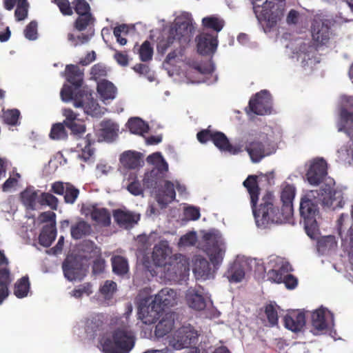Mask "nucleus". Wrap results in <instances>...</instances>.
Listing matches in <instances>:
<instances>
[{
	"label": "nucleus",
	"instance_id": "393cba45",
	"mask_svg": "<svg viewBox=\"0 0 353 353\" xmlns=\"http://www.w3.org/2000/svg\"><path fill=\"white\" fill-rule=\"evenodd\" d=\"M327 309L320 307L312 313V325L315 334L327 330L328 325L325 319Z\"/></svg>",
	"mask_w": 353,
	"mask_h": 353
},
{
	"label": "nucleus",
	"instance_id": "4be33fe9",
	"mask_svg": "<svg viewBox=\"0 0 353 353\" xmlns=\"http://www.w3.org/2000/svg\"><path fill=\"white\" fill-rule=\"evenodd\" d=\"M305 325L304 312L293 311L284 316L285 327L294 332L301 331Z\"/></svg>",
	"mask_w": 353,
	"mask_h": 353
},
{
	"label": "nucleus",
	"instance_id": "e433bc0d",
	"mask_svg": "<svg viewBox=\"0 0 353 353\" xmlns=\"http://www.w3.org/2000/svg\"><path fill=\"white\" fill-rule=\"evenodd\" d=\"M227 277L230 282H241L245 277V270L241 263L234 262L226 272Z\"/></svg>",
	"mask_w": 353,
	"mask_h": 353
},
{
	"label": "nucleus",
	"instance_id": "f8f14e48",
	"mask_svg": "<svg viewBox=\"0 0 353 353\" xmlns=\"http://www.w3.org/2000/svg\"><path fill=\"white\" fill-rule=\"evenodd\" d=\"M245 150L253 163H259L263 158L272 154L270 143L267 140L261 141L254 139L247 143Z\"/></svg>",
	"mask_w": 353,
	"mask_h": 353
},
{
	"label": "nucleus",
	"instance_id": "2eb2a0df",
	"mask_svg": "<svg viewBox=\"0 0 353 353\" xmlns=\"http://www.w3.org/2000/svg\"><path fill=\"white\" fill-rule=\"evenodd\" d=\"M51 192L58 195H64L66 203L73 204L79 194V190L70 183L55 181L51 185Z\"/></svg>",
	"mask_w": 353,
	"mask_h": 353
},
{
	"label": "nucleus",
	"instance_id": "338daca9",
	"mask_svg": "<svg viewBox=\"0 0 353 353\" xmlns=\"http://www.w3.org/2000/svg\"><path fill=\"white\" fill-rule=\"evenodd\" d=\"M105 266V265L104 259H103L101 258L96 259L93 261V265H92L93 273L95 274L102 273L104 271Z\"/></svg>",
	"mask_w": 353,
	"mask_h": 353
},
{
	"label": "nucleus",
	"instance_id": "4d7b16f0",
	"mask_svg": "<svg viewBox=\"0 0 353 353\" xmlns=\"http://www.w3.org/2000/svg\"><path fill=\"white\" fill-rule=\"evenodd\" d=\"M129 29L127 25L121 24L114 28L113 33L117 38V41L121 46H124L127 43V39L121 36L126 35L128 34Z\"/></svg>",
	"mask_w": 353,
	"mask_h": 353
},
{
	"label": "nucleus",
	"instance_id": "423d86ee",
	"mask_svg": "<svg viewBox=\"0 0 353 353\" xmlns=\"http://www.w3.org/2000/svg\"><path fill=\"white\" fill-rule=\"evenodd\" d=\"M134 344L133 333L127 329L118 328L101 343L104 353H128Z\"/></svg>",
	"mask_w": 353,
	"mask_h": 353
},
{
	"label": "nucleus",
	"instance_id": "6e6552de",
	"mask_svg": "<svg viewBox=\"0 0 353 353\" xmlns=\"http://www.w3.org/2000/svg\"><path fill=\"white\" fill-rule=\"evenodd\" d=\"M198 337L199 334L195 330L189 327H183L176 330L170 341V344L176 350L195 347L198 343Z\"/></svg>",
	"mask_w": 353,
	"mask_h": 353
},
{
	"label": "nucleus",
	"instance_id": "f704fd0d",
	"mask_svg": "<svg viewBox=\"0 0 353 353\" xmlns=\"http://www.w3.org/2000/svg\"><path fill=\"white\" fill-rule=\"evenodd\" d=\"M92 232L91 225L83 220H80L72 225L70 228L71 236L75 240L88 236Z\"/></svg>",
	"mask_w": 353,
	"mask_h": 353
},
{
	"label": "nucleus",
	"instance_id": "2f4dec72",
	"mask_svg": "<svg viewBox=\"0 0 353 353\" xmlns=\"http://www.w3.org/2000/svg\"><path fill=\"white\" fill-rule=\"evenodd\" d=\"M91 219L98 224L108 226L111 223V216L109 211L104 208H99L92 206L90 210Z\"/></svg>",
	"mask_w": 353,
	"mask_h": 353
},
{
	"label": "nucleus",
	"instance_id": "7ed1b4c3",
	"mask_svg": "<svg viewBox=\"0 0 353 353\" xmlns=\"http://www.w3.org/2000/svg\"><path fill=\"white\" fill-rule=\"evenodd\" d=\"M324 192L322 189L310 190L302 196L300 201L301 223H303L307 235L312 239H316L320 235L317 219L320 217L319 205L321 203Z\"/></svg>",
	"mask_w": 353,
	"mask_h": 353
},
{
	"label": "nucleus",
	"instance_id": "cd10ccee",
	"mask_svg": "<svg viewBox=\"0 0 353 353\" xmlns=\"http://www.w3.org/2000/svg\"><path fill=\"white\" fill-rule=\"evenodd\" d=\"M339 132H345L353 142V112L343 109L341 112V122L338 125Z\"/></svg>",
	"mask_w": 353,
	"mask_h": 353
},
{
	"label": "nucleus",
	"instance_id": "09e8293b",
	"mask_svg": "<svg viewBox=\"0 0 353 353\" xmlns=\"http://www.w3.org/2000/svg\"><path fill=\"white\" fill-rule=\"evenodd\" d=\"M50 137L53 140L65 139L68 137V133L63 123H57L52 125L50 132Z\"/></svg>",
	"mask_w": 353,
	"mask_h": 353
},
{
	"label": "nucleus",
	"instance_id": "f3484780",
	"mask_svg": "<svg viewBox=\"0 0 353 353\" xmlns=\"http://www.w3.org/2000/svg\"><path fill=\"white\" fill-rule=\"evenodd\" d=\"M203 291V288L200 285L188 288L185 293V300L190 307L197 311L203 310L206 307Z\"/></svg>",
	"mask_w": 353,
	"mask_h": 353
},
{
	"label": "nucleus",
	"instance_id": "5701e85b",
	"mask_svg": "<svg viewBox=\"0 0 353 353\" xmlns=\"http://www.w3.org/2000/svg\"><path fill=\"white\" fill-rule=\"evenodd\" d=\"M177 293L175 290L165 288L155 295L153 299L164 310L165 307H173L177 303Z\"/></svg>",
	"mask_w": 353,
	"mask_h": 353
},
{
	"label": "nucleus",
	"instance_id": "8fccbe9b",
	"mask_svg": "<svg viewBox=\"0 0 353 353\" xmlns=\"http://www.w3.org/2000/svg\"><path fill=\"white\" fill-rule=\"evenodd\" d=\"M90 74L91 79L97 81L107 76L108 70L104 63H98L91 68Z\"/></svg>",
	"mask_w": 353,
	"mask_h": 353
},
{
	"label": "nucleus",
	"instance_id": "473e14b6",
	"mask_svg": "<svg viewBox=\"0 0 353 353\" xmlns=\"http://www.w3.org/2000/svg\"><path fill=\"white\" fill-rule=\"evenodd\" d=\"M117 90L114 84L108 80L103 79L97 83V92L103 101L114 99L116 97Z\"/></svg>",
	"mask_w": 353,
	"mask_h": 353
},
{
	"label": "nucleus",
	"instance_id": "9d476101",
	"mask_svg": "<svg viewBox=\"0 0 353 353\" xmlns=\"http://www.w3.org/2000/svg\"><path fill=\"white\" fill-rule=\"evenodd\" d=\"M208 241L205 252L214 266L219 265L223 259L225 248L222 240L212 236L211 234L205 235Z\"/></svg>",
	"mask_w": 353,
	"mask_h": 353
},
{
	"label": "nucleus",
	"instance_id": "b1692460",
	"mask_svg": "<svg viewBox=\"0 0 353 353\" xmlns=\"http://www.w3.org/2000/svg\"><path fill=\"white\" fill-rule=\"evenodd\" d=\"M292 271L290 263L288 261L280 259L277 264V268L270 270L268 273L269 279L274 282L281 283L283 279L290 272Z\"/></svg>",
	"mask_w": 353,
	"mask_h": 353
},
{
	"label": "nucleus",
	"instance_id": "49530a36",
	"mask_svg": "<svg viewBox=\"0 0 353 353\" xmlns=\"http://www.w3.org/2000/svg\"><path fill=\"white\" fill-rule=\"evenodd\" d=\"M325 191H326L325 189H323ZM327 192H323V195L322 196V201L321 203H323L325 205H335L334 203L336 202V205H341V203L343 200V196H342V192L341 190H329L328 195L329 199L326 200L325 197H324V194H326Z\"/></svg>",
	"mask_w": 353,
	"mask_h": 353
},
{
	"label": "nucleus",
	"instance_id": "774afa93",
	"mask_svg": "<svg viewBox=\"0 0 353 353\" xmlns=\"http://www.w3.org/2000/svg\"><path fill=\"white\" fill-rule=\"evenodd\" d=\"M282 283H285L288 289L292 290L297 286L298 280L295 276L289 274L285 276Z\"/></svg>",
	"mask_w": 353,
	"mask_h": 353
},
{
	"label": "nucleus",
	"instance_id": "20e7f679",
	"mask_svg": "<svg viewBox=\"0 0 353 353\" xmlns=\"http://www.w3.org/2000/svg\"><path fill=\"white\" fill-rule=\"evenodd\" d=\"M252 4L258 21L268 30L283 17L285 0H254Z\"/></svg>",
	"mask_w": 353,
	"mask_h": 353
},
{
	"label": "nucleus",
	"instance_id": "c756f323",
	"mask_svg": "<svg viewBox=\"0 0 353 353\" xmlns=\"http://www.w3.org/2000/svg\"><path fill=\"white\" fill-rule=\"evenodd\" d=\"M120 161L125 168L129 169H136L143 163L141 154L131 151L123 152L120 157Z\"/></svg>",
	"mask_w": 353,
	"mask_h": 353
},
{
	"label": "nucleus",
	"instance_id": "4468645a",
	"mask_svg": "<svg viewBox=\"0 0 353 353\" xmlns=\"http://www.w3.org/2000/svg\"><path fill=\"white\" fill-rule=\"evenodd\" d=\"M164 310L154 300L148 305L139 307V318L144 324L154 323L163 315Z\"/></svg>",
	"mask_w": 353,
	"mask_h": 353
},
{
	"label": "nucleus",
	"instance_id": "79ce46f5",
	"mask_svg": "<svg viewBox=\"0 0 353 353\" xmlns=\"http://www.w3.org/2000/svg\"><path fill=\"white\" fill-rule=\"evenodd\" d=\"M112 271L114 274L123 276L128 272L129 266L127 259L121 256L112 258Z\"/></svg>",
	"mask_w": 353,
	"mask_h": 353
},
{
	"label": "nucleus",
	"instance_id": "f257e3e1",
	"mask_svg": "<svg viewBox=\"0 0 353 353\" xmlns=\"http://www.w3.org/2000/svg\"><path fill=\"white\" fill-rule=\"evenodd\" d=\"M257 179L256 175H249L243 183L250 195V205L256 225L266 227L269 223L281 224L288 221L293 214L295 188L290 184L283 187L281 192L282 203L281 209L276 205L274 196L270 192H268L263 195L261 203L257 208L256 205L261 191Z\"/></svg>",
	"mask_w": 353,
	"mask_h": 353
},
{
	"label": "nucleus",
	"instance_id": "7c9ffc66",
	"mask_svg": "<svg viewBox=\"0 0 353 353\" xmlns=\"http://www.w3.org/2000/svg\"><path fill=\"white\" fill-rule=\"evenodd\" d=\"M113 216L115 222L121 227L128 228L137 222L134 215L130 212H125L118 209L113 212Z\"/></svg>",
	"mask_w": 353,
	"mask_h": 353
},
{
	"label": "nucleus",
	"instance_id": "052dcab7",
	"mask_svg": "<svg viewBox=\"0 0 353 353\" xmlns=\"http://www.w3.org/2000/svg\"><path fill=\"white\" fill-rule=\"evenodd\" d=\"M24 35L29 40H34L37 37V23L34 21L29 23L24 30Z\"/></svg>",
	"mask_w": 353,
	"mask_h": 353
},
{
	"label": "nucleus",
	"instance_id": "bb28decb",
	"mask_svg": "<svg viewBox=\"0 0 353 353\" xmlns=\"http://www.w3.org/2000/svg\"><path fill=\"white\" fill-rule=\"evenodd\" d=\"M103 317L102 315H91L85 321V332L91 337L94 338L99 332L103 330Z\"/></svg>",
	"mask_w": 353,
	"mask_h": 353
},
{
	"label": "nucleus",
	"instance_id": "4c0bfd02",
	"mask_svg": "<svg viewBox=\"0 0 353 353\" xmlns=\"http://www.w3.org/2000/svg\"><path fill=\"white\" fill-rule=\"evenodd\" d=\"M57 236V230L54 225L44 226L39 236V242L43 247H50L55 240Z\"/></svg>",
	"mask_w": 353,
	"mask_h": 353
},
{
	"label": "nucleus",
	"instance_id": "6e6d98bb",
	"mask_svg": "<svg viewBox=\"0 0 353 353\" xmlns=\"http://www.w3.org/2000/svg\"><path fill=\"white\" fill-rule=\"evenodd\" d=\"M92 293V285L90 283H85L78 285L71 292V295L77 299L81 298L84 294L89 296Z\"/></svg>",
	"mask_w": 353,
	"mask_h": 353
},
{
	"label": "nucleus",
	"instance_id": "bf43d9fd",
	"mask_svg": "<svg viewBox=\"0 0 353 353\" xmlns=\"http://www.w3.org/2000/svg\"><path fill=\"white\" fill-rule=\"evenodd\" d=\"M52 2L57 5L63 15L70 16L73 14L72 7L69 0H52Z\"/></svg>",
	"mask_w": 353,
	"mask_h": 353
},
{
	"label": "nucleus",
	"instance_id": "a878e982",
	"mask_svg": "<svg viewBox=\"0 0 353 353\" xmlns=\"http://www.w3.org/2000/svg\"><path fill=\"white\" fill-rule=\"evenodd\" d=\"M193 272L196 279L206 280L210 277L211 268L210 263L202 256H196L194 261Z\"/></svg>",
	"mask_w": 353,
	"mask_h": 353
},
{
	"label": "nucleus",
	"instance_id": "39448f33",
	"mask_svg": "<svg viewBox=\"0 0 353 353\" xmlns=\"http://www.w3.org/2000/svg\"><path fill=\"white\" fill-rule=\"evenodd\" d=\"M147 161L154 165L146 172L143 179V185L146 189H156L166 176L168 164L160 152H154L147 157Z\"/></svg>",
	"mask_w": 353,
	"mask_h": 353
},
{
	"label": "nucleus",
	"instance_id": "aec40b11",
	"mask_svg": "<svg viewBox=\"0 0 353 353\" xmlns=\"http://www.w3.org/2000/svg\"><path fill=\"white\" fill-rule=\"evenodd\" d=\"M175 197L176 192L174 183L170 181H165L164 185L159 188L157 192V201L162 207H165L172 203Z\"/></svg>",
	"mask_w": 353,
	"mask_h": 353
},
{
	"label": "nucleus",
	"instance_id": "412c9836",
	"mask_svg": "<svg viewBox=\"0 0 353 353\" xmlns=\"http://www.w3.org/2000/svg\"><path fill=\"white\" fill-rule=\"evenodd\" d=\"M212 142L220 150L231 154H237L243 151V145H232L225 134L221 132H214Z\"/></svg>",
	"mask_w": 353,
	"mask_h": 353
},
{
	"label": "nucleus",
	"instance_id": "58836bf2",
	"mask_svg": "<svg viewBox=\"0 0 353 353\" xmlns=\"http://www.w3.org/2000/svg\"><path fill=\"white\" fill-rule=\"evenodd\" d=\"M37 191L28 188L21 193V200L27 209L34 210L37 202H39Z\"/></svg>",
	"mask_w": 353,
	"mask_h": 353
},
{
	"label": "nucleus",
	"instance_id": "72a5a7b5",
	"mask_svg": "<svg viewBox=\"0 0 353 353\" xmlns=\"http://www.w3.org/2000/svg\"><path fill=\"white\" fill-rule=\"evenodd\" d=\"M94 139L91 134H88L85 138L81 139L77 143V148L81 151L80 157L87 161L94 154V149L91 145L94 144Z\"/></svg>",
	"mask_w": 353,
	"mask_h": 353
},
{
	"label": "nucleus",
	"instance_id": "864d4df0",
	"mask_svg": "<svg viewBox=\"0 0 353 353\" xmlns=\"http://www.w3.org/2000/svg\"><path fill=\"white\" fill-rule=\"evenodd\" d=\"M20 112L17 109L8 110L3 112V122L10 125H17L19 123Z\"/></svg>",
	"mask_w": 353,
	"mask_h": 353
},
{
	"label": "nucleus",
	"instance_id": "37998d69",
	"mask_svg": "<svg viewBox=\"0 0 353 353\" xmlns=\"http://www.w3.org/2000/svg\"><path fill=\"white\" fill-rule=\"evenodd\" d=\"M101 127V135L106 139H112L119 130L118 125L110 120L103 121Z\"/></svg>",
	"mask_w": 353,
	"mask_h": 353
},
{
	"label": "nucleus",
	"instance_id": "a211bd4d",
	"mask_svg": "<svg viewBox=\"0 0 353 353\" xmlns=\"http://www.w3.org/2000/svg\"><path fill=\"white\" fill-rule=\"evenodd\" d=\"M63 116L65 117L63 123L71 130L72 134L81 135L85 132V125L83 121L78 118L79 114L72 109H63Z\"/></svg>",
	"mask_w": 353,
	"mask_h": 353
},
{
	"label": "nucleus",
	"instance_id": "0e129e2a",
	"mask_svg": "<svg viewBox=\"0 0 353 353\" xmlns=\"http://www.w3.org/2000/svg\"><path fill=\"white\" fill-rule=\"evenodd\" d=\"M214 134V132L209 129L202 130L197 133L196 138L200 143H205L208 141H212Z\"/></svg>",
	"mask_w": 353,
	"mask_h": 353
},
{
	"label": "nucleus",
	"instance_id": "6ab92c4d",
	"mask_svg": "<svg viewBox=\"0 0 353 353\" xmlns=\"http://www.w3.org/2000/svg\"><path fill=\"white\" fill-rule=\"evenodd\" d=\"M171 252V249L166 241H161L155 245L152 254V258L155 265L165 266L168 264V260L170 259Z\"/></svg>",
	"mask_w": 353,
	"mask_h": 353
},
{
	"label": "nucleus",
	"instance_id": "5fc2aeb1",
	"mask_svg": "<svg viewBox=\"0 0 353 353\" xmlns=\"http://www.w3.org/2000/svg\"><path fill=\"white\" fill-rule=\"evenodd\" d=\"M73 8L78 16L89 14L91 13L90 4L86 0H75L72 1Z\"/></svg>",
	"mask_w": 353,
	"mask_h": 353
},
{
	"label": "nucleus",
	"instance_id": "dca6fc26",
	"mask_svg": "<svg viewBox=\"0 0 353 353\" xmlns=\"http://www.w3.org/2000/svg\"><path fill=\"white\" fill-rule=\"evenodd\" d=\"M197 51L201 55L213 54L217 48L218 41L216 34L203 32L196 37Z\"/></svg>",
	"mask_w": 353,
	"mask_h": 353
},
{
	"label": "nucleus",
	"instance_id": "c85d7f7f",
	"mask_svg": "<svg viewBox=\"0 0 353 353\" xmlns=\"http://www.w3.org/2000/svg\"><path fill=\"white\" fill-rule=\"evenodd\" d=\"M174 325V319L170 314L165 315L159 321L155 327L154 334L157 338H161L170 333Z\"/></svg>",
	"mask_w": 353,
	"mask_h": 353
},
{
	"label": "nucleus",
	"instance_id": "69168bd1",
	"mask_svg": "<svg viewBox=\"0 0 353 353\" xmlns=\"http://www.w3.org/2000/svg\"><path fill=\"white\" fill-rule=\"evenodd\" d=\"M184 214L187 219L192 221L198 220L201 216L199 208L193 206L186 208Z\"/></svg>",
	"mask_w": 353,
	"mask_h": 353
},
{
	"label": "nucleus",
	"instance_id": "ddd939ff",
	"mask_svg": "<svg viewBox=\"0 0 353 353\" xmlns=\"http://www.w3.org/2000/svg\"><path fill=\"white\" fill-rule=\"evenodd\" d=\"M62 268L65 277L70 281H81L86 275L83 264L75 259L67 258Z\"/></svg>",
	"mask_w": 353,
	"mask_h": 353
},
{
	"label": "nucleus",
	"instance_id": "1a4fd4ad",
	"mask_svg": "<svg viewBox=\"0 0 353 353\" xmlns=\"http://www.w3.org/2000/svg\"><path fill=\"white\" fill-rule=\"evenodd\" d=\"M248 108L250 111L257 115L270 114L272 99L267 90H261L250 99Z\"/></svg>",
	"mask_w": 353,
	"mask_h": 353
},
{
	"label": "nucleus",
	"instance_id": "680f3d73",
	"mask_svg": "<svg viewBox=\"0 0 353 353\" xmlns=\"http://www.w3.org/2000/svg\"><path fill=\"white\" fill-rule=\"evenodd\" d=\"M117 290V283L112 281H106L100 288V292L105 296H111Z\"/></svg>",
	"mask_w": 353,
	"mask_h": 353
},
{
	"label": "nucleus",
	"instance_id": "c03bdc74",
	"mask_svg": "<svg viewBox=\"0 0 353 353\" xmlns=\"http://www.w3.org/2000/svg\"><path fill=\"white\" fill-rule=\"evenodd\" d=\"M94 21L95 18L92 14H81V16H78L75 20L74 27L79 31H83L90 26L93 25Z\"/></svg>",
	"mask_w": 353,
	"mask_h": 353
},
{
	"label": "nucleus",
	"instance_id": "e2e57ef3",
	"mask_svg": "<svg viewBox=\"0 0 353 353\" xmlns=\"http://www.w3.org/2000/svg\"><path fill=\"white\" fill-rule=\"evenodd\" d=\"M302 21V15L296 10H290L286 17V23L289 26L297 25Z\"/></svg>",
	"mask_w": 353,
	"mask_h": 353
},
{
	"label": "nucleus",
	"instance_id": "13d9d810",
	"mask_svg": "<svg viewBox=\"0 0 353 353\" xmlns=\"http://www.w3.org/2000/svg\"><path fill=\"white\" fill-rule=\"evenodd\" d=\"M265 313L267 316L269 323L272 325L278 324V314L277 311L272 304H268L265 306Z\"/></svg>",
	"mask_w": 353,
	"mask_h": 353
},
{
	"label": "nucleus",
	"instance_id": "a19ab883",
	"mask_svg": "<svg viewBox=\"0 0 353 353\" xmlns=\"http://www.w3.org/2000/svg\"><path fill=\"white\" fill-rule=\"evenodd\" d=\"M30 283L28 276H25L17 280L14 286V294L19 299L28 296Z\"/></svg>",
	"mask_w": 353,
	"mask_h": 353
},
{
	"label": "nucleus",
	"instance_id": "603ef678",
	"mask_svg": "<svg viewBox=\"0 0 353 353\" xmlns=\"http://www.w3.org/2000/svg\"><path fill=\"white\" fill-rule=\"evenodd\" d=\"M140 59L143 62H147L152 59L153 48L148 41H145L139 50Z\"/></svg>",
	"mask_w": 353,
	"mask_h": 353
},
{
	"label": "nucleus",
	"instance_id": "0eeeda50",
	"mask_svg": "<svg viewBox=\"0 0 353 353\" xmlns=\"http://www.w3.org/2000/svg\"><path fill=\"white\" fill-rule=\"evenodd\" d=\"M331 26L330 20L321 14H316L312 21L311 34L316 46L326 45L330 39Z\"/></svg>",
	"mask_w": 353,
	"mask_h": 353
},
{
	"label": "nucleus",
	"instance_id": "ea45409f",
	"mask_svg": "<svg viewBox=\"0 0 353 353\" xmlns=\"http://www.w3.org/2000/svg\"><path fill=\"white\" fill-rule=\"evenodd\" d=\"M128 126L132 133L139 135H143L144 133L148 132L149 130L148 125L138 117L130 119Z\"/></svg>",
	"mask_w": 353,
	"mask_h": 353
},
{
	"label": "nucleus",
	"instance_id": "f03ea898",
	"mask_svg": "<svg viewBox=\"0 0 353 353\" xmlns=\"http://www.w3.org/2000/svg\"><path fill=\"white\" fill-rule=\"evenodd\" d=\"M83 72L76 65H67L65 78L71 84L63 85L60 95L63 101H73L75 108H82L84 112L92 117H99L103 114L102 108L97 99H94L91 91L81 88L83 81Z\"/></svg>",
	"mask_w": 353,
	"mask_h": 353
},
{
	"label": "nucleus",
	"instance_id": "3c124183",
	"mask_svg": "<svg viewBox=\"0 0 353 353\" xmlns=\"http://www.w3.org/2000/svg\"><path fill=\"white\" fill-rule=\"evenodd\" d=\"M58 199L50 192L41 194L39 203L42 205H48L52 210H57L58 207Z\"/></svg>",
	"mask_w": 353,
	"mask_h": 353
},
{
	"label": "nucleus",
	"instance_id": "de8ad7c7",
	"mask_svg": "<svg viewBox=\"0 0 353 353\" xmlns=\"http://www.w3.org/2000/svg\"><path fill=\"white\" fill-rule=\"evenodd\" d=\"M202 24L205 28L219 32L223 28L224 21L216 17L210 16L202 19Z\"/></svg>",
	"mask_w": 353,
	"mask_h": 353
},
{
	"label": "nucleus",
	"instance_id": "a18cd8bd",
	"mask_svg": "<svg viewBox=\"0 0 353 353\" xmlns=\"http://www.w3.org/2000/svg\"><path fill=\"white\" fill-rule=\"evenodd\" d=\"M128 180L129 181V183L127 185V190L129 192L134 196H139L143 194V187L138 180L136 174L130 173Z\"/></svg>",
	"mask_w": 353,
	"mask_h": 353
},
{
	"label": "nucleus",
	"instance_id": "c9c22d12",
	"mask_svg": "<svg viewBox=\"0 0 353 353\" xmlns=\"http://www.w3.org/2000/svg\"><path fill=\"white\" fill-rule=\"evenodd\" d=\"M11 282L10 271L6 268L0 269V305L9 295L8 287Z\"/></svg>",
	"mask_w": 353,
	"mask_h": 353
},
{
	"label": "nucleus",
	"instance_id": "9b49d317",
	"mask_svg": "<svg viewBox=\"0 0 353 353\" xmlns=\"http://www.w3.org/2000/svg\"><path fill=\"white\" fill-rule=\"evenodd\" d=\"M327 174V162L322 158L316 159L310 163L306 177L310 184H320Z\"/></svg>",
	"mask_w": 353,
	"mask_h": 353
}]
</instances>
